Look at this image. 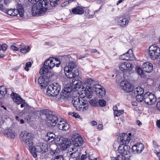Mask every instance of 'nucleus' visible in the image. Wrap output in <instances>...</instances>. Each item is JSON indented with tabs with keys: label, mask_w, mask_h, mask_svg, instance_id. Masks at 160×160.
<instances>
[{
	"label": "nucleus",
	"mask_w": 160,
	"mask_h": 160,
	"mask_svg": "<svg viewBox=\"0 0 160 160\" xmlns=\"http://www.w3.org/2000/svg\"><path fill=\"white\" fill-rule=\"evenodd\" d=\"M52 160H64V159L62 156L58 155L52 158Z\"/></svg>",
	"instance_id": "40"
},
{
	"label": "nucleus",
	"mask_w": 160,
	"mask_h": 160,
	"mask_svg": "<svg viewBox=\"0 0 160 160\" xmlns=\"http://www.w3.org/2000/svg\"><path fill=\"white\" fill-rule=\"evenodd\" d=\"M11 95L14 102L18 104H21L20 106L21 108H23L24 106L27 105V104L25 102V100H22L19 95L12 92Z\"/></svg>",
	"instance_id": "14"
},
{
	"label": "nucleus",
	"mask_w": 160,
	"mask_h": 160,
	"mask_svg": "<svg viewBox=\"0 0 160 160\" xmlns=\"http://www.w3.org/2000/svg\"><path fill=\"white\" fill-rule=\"evenodd\" d=\"M4 2L5 5H8L9 3V0H4Z\"/></svg>",
	"instance_id": "63"
},
{
	"label": "nucleus",
	"mask_w": 160,
	"mask_h": 160,
	"mask_svg": "<svg viewBox=\"0 0 160 160\" xmlns=\"http://www.w3.org/2000/svg\"><path fill=\"white\" fill-rule=\"evenodd\" d=\"M156 123L158 127L160 128V119L159 120H157Z\"/></svg>",
	"instance_id": "60"
},
{
	"label": "nucleus",
	"mask_w": 160,
	"mask_h": 160,
	"mask_svg": "<svg viewBox=\"0 0 160 160\" xmlns=\"http://www.w3.org/2000/svg\"><path fill=\"white\" fill-rule=\"evenodd\" d=\"M86 158V155L82 154V155L81 160H84V159Z\"/></svg>",
	"instance_id": "59"
},
{
	"label": "nucleus",
	"mask_w": 160,
	"mask_h": 160,
	"mask_svg": "<svg viewBox=\"0 0 160 160\" xmlns=\"http://www.w3.org/2000/svg\"><path fill=\"white\" fill-rule=\"evenodd\" d=\"M56 137L55 135L52 132H48L47 133V136L46 137V138L48 141L49 142H52L54 140Z\"/></svg>",
	"instance_id": "30"
},
{
	"label": "nucleus",
	"mask_w": 160,
	"mask_h": 160,
	"mask_svg": "<svg viewBox=\"0 0 160 160\" xmlns=\"http://www.w3.org/2000/svg\"><path fill=\"white\" fill-rule=\"evenodd\" d=\"M49 69H47L45 70L44 68H42L40 70V73L41 74H43L45 78L46 79H48L50 80V78L53 75L52 73L51 72L49 71Z\"/></svg>",
	"instance_id": "24"
},
{
	"label": "nucleus",
	"mask_w": 160,
	"mask_h": 160,
	"mask_svg": "<svg viewBox=\"0 0 160 160\" xmlns=\"http://www.w3.org/2000/svg\"><path fill=\"white\" fill-rule=\"evenodd\" d=\"M72 12L75 14H81L84 13V10L82 8L77 7L72 9Z\"/></svg>",
	"instance_id": "31"
},
{
	"label": "nucleus",
	"mask_w": 160,
	"mask_h": 160,
	"mask_svg": "<svg viewBox=\"0 0 160 160\" xmlns=\"http://www.w3.org/2000/svg\"><path fill=\"white\" fill-rule=\"evenodd\" d=\"M20 137L25 143L28 149L33 146L32 140L33 137L31 134L25 131L22 132L20 135Z\"/></svg>",
	"instance_id": "8"
},
{
	"label": "nucleus",
	"mask_w": 160,
	"mask_h": 160,
	"mask_svg": "<svg viewBox=\"0 0 160 160\" xmlns=\"http://www.w3.org/2000/svg\"><path fill=\"white\" fill-rule=\"evenodd\" d=\"M8 48V45L5 43L2 44L1 46V49L3 51H5Z\"/></svg>",
	"instance_id": "47"
},
{
	"label": "nucleus",
	"mask_w": 160,
	"mask_h": 160,
	"mask_svg": "<svg viewBox=\"0 0 160 160\" xmlns=\"http://www.w3.org/2000/svg\"><path fill=\"white\" fill-rule=\"evenodd\" d=\"M61 90V87L57 83H54L49 85L47 90V93L49 96L55 97L57 96Z\"/></svg>",
	"instance_id": "10"
},
{
	"label": "nucleus",
	"mask_w": 160,
	"mask_h": 160,
	"mask_svg": "<svg viewBox=\"0 0 160 160\" xmlns=\"http://www.w3.org/2000/svg\"><path fill=\"white\" fill-rule=\"evenodd\" d=\"M5 12L11 16H15L19 14L20 17H23L24 15V10L22 6L19 4H18L16 8L10 9L7 10Z\"/></svg>",
	"instance_id": "9"
},
{
	"label": "nucleus",
	"mask_w": 160,
	"mask_h": 160,
	"mask_svg": "<svg viewBox=\"0 0 160 160\" xmlns=\"http://www.w3.org/2000/svg\"><path fill=\"white\" fill-rule=\"evenodd\" d=\"M32 4H34L32 7V15H35L44 14L47 10L46 7L48 5V2L47 0H28Z\"/></svg>",
	"instance_id": "1"
},
{
	"label": "nucleus",
	"mask_w": 160,
	"mask_h": 160,
	"mask_svg": "<svg viewBox=\"0 0 160 160\" xmlns=\"http://www.w3.org/2000/svg\"><path fill=\"white\" fill-rule=\"evenodd\" d=\"M92 83H91V84H90V86L86 85V88H85V90H92V91H93L92 89V87L94 85H93L92 86Z\"/></svg>",
	"instance_id": "51"
},
{
	"label": "nucleus",
	"mask_w": 160,
	"mask_h": 160,
	"mask_svg": "<svg viewBox=\"0 0 160 160\" xmlns=\"http://www.w3.org/2000/svg\"><path fill=\"white\" fill-rule=\"evenodd\" d=\"M64 71L66 76L68 78H74L79 74L78 67L73 61L68 62V65L64 67Z\"/></svg>",
	"instance_id": "2"
},
{
	"label": "nucleus",
	"mask_w": 160,
	"mask_h": 160,
	"mask_svg": "<svg viewBox=\"0 0 160 160\" xmlns=\"http://www.w3.org/2000/svg\"><path fill=\"white\" fill-rule=\"evenodd\" d=\"M136 70L138 74L141 76L144 74V72L142 69L139 67H137L136 68Z\"/></svg>",
	"instance_id": "38"
},
{
	"label": "nucleus",
	"mask_w": 160,
	"mask_h": 160,
	"mask_svg": "<svg viewBox=\"0 0 160 160\" xmlns=\"http://www.w3.org/2000/svg\"><path fill=\"white\" fill-rule=\"evenodd\" d=\"M103 125L102 124H99L98 125V128L99 130H101L102 129Z\"/></svg>",
	"instance_id": "56"
},
{
	"label": "nucleus",
	"mask_w": 160,
	"mask_h": 160,
	"mask_svg": "<svg viewBox=\"0 0 160 160\" xmlns=\"http://www.w3.org/2000/svg\"><path fill=\"white\" fill-rule=\"evenodd\" d=\"M157 108L158 109L160 110V101L159 102H157Z\"/></svg>",
	"instance_id": "57"
},
{
	"label": "nucleus",
	"mask_w": 160,
	"mask_h": 160,
	"mask_svg": "<svg viewBox=\"0 0 160 160\" xmlns=\"http://www.w3.org/2000/svg\"><path fill=\"white\" fill-rule=\"evenodd\" d=\"M153 146L156 148H157L158 147V146L157 144V143L155 141H153Z\"/></svg>",
	"instance_id": "55"
},
{
	"label": "nucleus",
	"mask_w": 160,
	"mask_h": 160,
	"mask_svg": "<svg viewBox=\"0 0 160 160\" xmlns=\"http://www.w3.org/2000/svg\"><path fill=\"white\" fill-rule=\"evenodd\" d=\"M121 77H120V78H119V74H118V75H117L116 76L117 77V78L116 79V80H117V81H118V82H120V81L121 80L122 78V76H123V73H121Z\"/></svg>",
	"instance_id": "50"
},
{
	"label": "nucleus",
	"mask_w": 160,
	"mask_h": 160,
	"mask_svg": "<svg viewBox=\"0 0 160 160\" xmlns=\"http://www.w3.org/2000/svg\"><path fill=\"white\" fill-rule=\"evenodd\" d=\"M38 83L43 88H45L48 84L50 81L48 79H46L43 76H40L38 79Z\"/></svg>",
	"instance_id": "26"
},
{
	"label": "nucleus",
	"mask_w": 160,
	"mask_h": 160,
	"mask_svg": "<svg viewBox=\"0 0 160 160\" xmlns=\"http://www.w3.org/2000/svg\"><path fill=\"white\" fill-rule=\"evenodd\" d=\"M123 148L124 150V155H127L129 153V150L130 147L129 146L126 145L124 146L123 145Z\"/></svg>",
	"instance_id": "35"
},
{
	"label": "nucleus",
	"mask_w": 160,
	"mask_h": 160,
	"mask_svg": "<svg viewBox=\"0 0 160 160\" xmlns=\"http://www.w3.org/2000/svg\"><path fill=\"white\" fill-rule=\"evenodd\" d=\"M88 159L89 160H97V158H94V159H93V158L92 156L90 155L88 157Z\"/></svg>",
	"instance_id": "58"
},
{
	"label": "nucleus",
	"mask_w": 160,
	"mask_h": 160,
	"mask_svg": "<svg viewBox=\"0 0 160 160\" xmlns=\"http://www.w3.org/2000/svg\"><path fill=\"white\" fill-rule=\"evenodd\" d=\"M24 48L20 50V52L22 53H26L29 52L30 49V47L29 46H24Z\"/></svg>",
	"instance_id": "34"
},
{
	"label": "nucleus",
	"mask_w": 160,
	"mask_h": 160,
	"mask_svg": "<svg viewBox=\"0 0 160 160\" xmlns=\"http://www.w3.org/2000/svg\"><path fill=\"white\" fill-rule=\"evenodd\" d=\"M144 148V145L140 143H138L132 146V149L134 154L141 153Z\"/></svg>",
	"instance_id": "21"
},
{
	"label": "nucleus",
	"mask_w": 160,
	"mask_h": 160,
	"mask_svg": "<svg viewBox=\"0 0 160 160\" xmlns=\"http://www.w3.org/2000/svg\"><path fill=\"white\" fill-rule=\"evenodd\" d=\"M136 123L139 126H140L142 125V123L139 120H137L136 122Z\"/></svg>",
	"instance_id": "62"
},
{
	"label": "nucleus",
	"mask_w": 160,
	"mask_h": 160,
	"mask_svg": "<svg viewBox=\"0 0 160 160\" xmlns=\"http://www.w3.org/2000/svg\"><path fill=\"white\" fill-rule=\"evenodd\" d=\"M57 127L59 129L63 131L68 130L69 128V126L68 123L63 121L61 118L59 121Z\"/></svg>",
	"instance_id": "23"
},
{
	"label": "nucleus",
	"mask_w": 160,
	"mask_h": 160,
	"mask_svg": "<svg viewBox=\"0 0 160 160\" xmlns=\"http://www.w3.org/2000/svg\"><path fill=\"white\" fill-rule=\"evenodd\" d=\"M91 51L92 52L94 53L97 52V50L96 49H91Z\"/></svg>",
	"instance_id": "64"
},
{
	"label": "nucleus",
	"mask_w": 160,
	"mask_h": 160,
	"mask_svg": "<svg viewBox=\"0 0 160 160\" xmlns=\"http://www.w3.org/2000/svg\"><path fill=\"white\" fill-rule=\"evenodd\" d=\"M114 158H116V159L117 160H125L126 159L125 157L122 154L119 155L117 157Z\"/></svg>",
	"instance_id": "44"
},
{
	"label": "nucleus",
	"mask_w": 160,
	"mask_h": 160,
	"mask_svg": "<svg viewBox=\"0 0 160 160\" xmlns=\"http://www.w3.org/2000/svg\"><path fill=\"white\" fill-rule=\"evenodd\" d=\"M41 115H45L47 119V121L50 123L52 126H55L59 119L57 116L53 113V112L48 109L41 110L37 111Z\"/></svg>",
	"instance_id": "4"
},
{
	"label": "nucleus",
	"mask_w": 160,
	"mask_h": 160,
	"mask_svg": "<svg viewBox=\"0 0 160 160\" xmlns=\"http://www.w3.org/2000/svg\"><path fill=\"white\" fill-rule=\"evenodd\" d=\"M10 49L13 51H18L19 48L15 45H13L11 46Z\"/></svg>",
	"instance_id": "48"
},
{
	"label": "nucleus",
	"mask_w": 160,
	"mask_h": 160,
	"mask_svg": "<svg viewBox=\"0 0 160 160\" xmlns=\"http://www.w3.org/2000/svg\"><path fill=\"white\" fill-rule=\"evenodd\" d=\"M62 142L61 143V149H62L63 150H65L67 149L68 147H70L69 149H70L71 148V146H72V141L71 142L69 139L64 138L62 140Z\"/></svg>",
	"instance_id": "25"
},
{
	"label": "nucleus",
	"mask_w": 160,
	"mask_h": 160,
	"mask_svg": "<svg viewBox=\"0 0 160 160\" xmlns=\"http://www.w3.org/2000/svg\"><path fill=\"white\" fill-rule=\"evenodd\" d=\"M119 68L122 71H127L129 72L132 70L133 66L130 63L123 62L119 63Z\"/></svg>",
	"instance_id": "19"
},
{
	"label": "nucleus",
	"mask_w": 160,
	"mask_h": 160,
	"mask_svg": "<svg viewBox=\"0 0 160 160\" xmlns=\"http://www.w3.org/2000/svg\"><path fill=\"white\" fill-rule=\"evenodd\" d=\"M72 91L71 88L70 87H67L65 88L64 90H62L61 93L60 94V98H64L68 95L69 93Z\"/></svg>",
	"instance_id": "28"
},
{
	"label": "nucleus",
	"mask_w": 160,
	"mask_h": 160,
	"mask_svg": "<svg viewBox=\"0 0 160 160\" xmlns=\"http://www.w3.org/2000/svg\"><path fill=\"white\" fill-rule=\"evenodd\" d=\"M98 103L101 107H104L106 105V102L103 99H99L98 101Z\"/></svg>",
	"instance_id": "42"
},
{
	"label": "nucleus",
	"mask_w": 160,
	"mask_h": 160,
	"mask_svg": "<svg viewBox=\"0 0 160 160\" xmlns=\"http://www.w3.org/2000/svg\"><path fill=\"white\" fill-rule=\"evenodd\" d=\"M143 88L141 86H138L134 90V93L136 95H142L144 93Z\"/></svg>",
	"instance_id": "32"
},
{
	"label": "nucleus",
	"mask_w": 160,
	"mask_h": 160,
	"mask_svg": "<svg viewBox=\"0 0 160 160\" xmlns=\"http://www.w3.org/2000/svg\"><path fill=\"white\" fill-rule=\"evenodd\" d=\"M156 101V97L155 95L152 93L147 92L144 95V102L148 105H152L155 103Z\"/></svg>",
	"instance_id": "12"
},
{
	"label": "nucleus",
	"mask_w": 160,
	"mask_h": 160,
	"mask_svg": "<svg viewBox=\"0 0 160 160\" xmlns=\"http://www.w3.org/2000/svg\"><path fill=\"white\" fill-rule=\"evenodd\" d=\"M83 91L84 92V93L85 95H86L87 97L88 98H90L92 97V92L94 91H92V90H84Z\"/></svg>",
	"instance_id": "33"
},
{
	"label": "nucleus",
	"mask_w": 160,
	"mask_h": 160,
	"mask_svg": "<svg viewBox=\"0 0 160 160\" xmlns=\"http://www.w3.org/2000/svg\"><path fill=\"white\" fill-rule=\"evenodd\" d=\"M4 134L5 136L11 138H14L16 135L14 132L11 129H8L5 130Z\"/></svg>",
	"instance_id": "29"
},
{
	"label": "nucleus",
	"mask_w": 160,
	"mask_h": 160,
	"mask_svg": "<svg viewBox=\"0 0 160 160\" xmlns=\"http://www.w3.org/2000/svg\"><path fill=\"white\" fill-rule=\"evenodd\" d=\"M89 102L90 105L96 107L98 105V102L95 99H91L89 100Z\"/></svg>",
	"instance_id": "37"
},
{
	"label": "nucleus",
	"mask_w": 160,
	"mask_h": 160,
	"mask_svg": "<svg viewBox=\"0 0 160 160\" xmlns=\"http://www.w3.org/2000/svg\"><path fill=\"white\" fill-rule=\"evenodd\" d=\"M123 145H122V144H120L119 146L118 147V150L120 153L124 154V150L123 148Z\"/></svg>",
	"instance_id": "43"
},
{
	"label": "nucleus",
	"mask_w": 160,
	"mask_h": 160,
	"mask_svg": "<svg viewBox=\"0 0 160 160\" xmlns=\"http://www.w3.org/2000/svg\"><path fill=\"white\" fill-rule=\"evenodd\" d=\"M0 91L1 92H7V91L6 88L5 86H2L0 87Z\"/></svg>",
	"instance_id": "49"
},
{
	"label": "nucleus",
	"mask_w": 160,
	"mask_h": 160,
	"mask_svg": "<svg viewBox=\"0 0 160 160\" xmlns=\"http://www.w3.org/2000/svg\"><path fill=\"white\" fill-rule=\"evenodd\" d=\"M72 82H70V88L71 89L72 91L79 90L83 91L85 90L84 86L82 84L81 82L80 81L76 80L75 79L73 78Z\"/></svg>",
	"instance_id": "11"
},
{
	"label": "nucleus",
	"mask_w": 160,
	"mask_h": 160,
	"mask_svg": "<svg viewBox=\"0 0 160 160\" xmlns=\"http://www.w3.org/2000/svg\"><path fill=\"white\" fill-rule=\"evenodd\" d=\"M29 149L33 157L36 158L37 152L43 153L48 151V145L45 143H39L35 147L32 146Z\"/></svg>",
	"instance_id": "5"
},
{
	"label": "nucleus",
	"mask_w": 160,
	"mask_h": 160,
	"mask_svg": "<svg viewBox=\"0 0 160 160\" xmlns=\"http://www.w3.org/2000/svg\"><path fill=\"white\" fill-rule=\"evenodd\" d=\"M6 94V92H1L0 91V99H3Z\"/></svg>",
	"instance_id": "52"
},
{
	"label": "nucleus",
	"mask_w": 160,
	"mask_h": 160,
	"mask_svg": "<svg viewBox=\"0 0 160 160\" xmlns=\"http://www.w3.org/2000/svg\"><path fill=\"white\" fill-rule=\"evenodd\" d=\"M97 124V122L96 121H93L92 122H91V124L92 126H95Z\"/></svg>",
	"instance_id": "61"
},
{
	"label": "nucleus",
	"mask_w": 160,
	"mask_h": 160,
	"mask_svg": "<svg viewBox=\"0 0 160 160\" xmlns=\"http://www.w3.org/2000/svg\"><path fill=\"white\" fill-rule=\"evenodd\" d=\"M160 55V48L158 46L153 44L148 49V56L152 60L157 59Z\"/></svg>",
	"instance_id": "6"
},
{
	"label": "nucleus",
	"mask_w": 160,
	"mask_h": 160,
	"mask_svg": "<svg viewBox=\"0 0 160 160\" xmlns=\"http://www.w3.org/2000/svg\"><path fill=\"white\" fill-rule=\"evenodd\" d=\"M130 19L129 17L120 18L118 20L117 23L121 27H125L128 25Z\"/></svg>",
	"instance_id": "22"
},
{
	"label": "nucleus",
	"mask_w": 160,
	"mask_h": 160,
	"mask_svg": "<svg viewBox=\"0 0 160 160\" xmlns=\"http://www.w3.org/2000/svg\"><path fill=\"white\" fill-rule=\"evenodd\" d=\"M59 0H50V4L52 7L55 6Z\"/></svg>",
	"instance_id": "41"
},
{
	"label": "nucleus",
	"mask_w": 160,
	"mask_h": 160,
	"mask_svg": "<svg viewBox=\"0 0 160 160\" xmlns=\"http://www.w3.org/2000/svg\"><path fill=\"white\" fill-rule=\"evenodd\" d=\"M31 65L32 64L31 62H28L26 64L25 67L24 68L27 71H28L29 70L28 68L30 67L31 66Z\"/></svg>",
	"instance_id": "45"
},
{
	"label": "nucleus",
	"mask_w": 160,
	"mask_h": 160,
	"mask_svg": "<svg viewBox=\"0 0 160 160\" xmlns=\"http://www.w3.org/2000/svg\"><path fill=\"white\" fill-rule=\"evenodd\" d=\"M0 9L4 12L7 11V9L3 8V5L2 4H0Z\"/></svg>",
	"instance_id": "53"
},
{
	"label": "nucleus",
	"mask_w": 160,
	"mask_h": 160,
	"mask_svg": "<svg viewBox=\"0 0 160 160\" xmlns=\"http://www.w3.org/2000/svg\"><path fill=\"white\" fill-rule=\"evenodd\" d=\"M72 102L74 107L78 111L84 112L88 109V102L83 98L74 97L72 99Z\"/></svg>",
	"instance_id": "3"
},
{
	"label": "nucleus",
	"mask_w": 160,
	"mask_h": 160,
	"mask_svg": "<svg viewBox=\"0 0 160 160\" xmlns=\"http://www.w3.org/2000/svg\"><path fill=\"white\" fill-rule=\"evenodd\" d=\"M73 152L70 153L69 152H66V154L68 156V158L70 160H79L80 155L81 153L78 150L76 149L73 151Z\"/></svg>",
	"instance_id": "16"
},
{
	"label": "nucleus",
	"mask_w": 160,
	"mask_h": 160,
	"mask_svg": "<svg viewBox=\"0 0 160 160\" xmlns=\"http://www.w3.org/2000/svg\"><path fill=\"white\" fill-rule=\"evenodd\" d=\"M142 95H136V99L137 101L139 102H142L144 101V96Z\"/></svg>",
	"instance_id": "36"
},
{
	"label": "nucleus",
	"mask_w": 160,
	"mask_h": 160,
	"mask_svg": "<svg viewBox=\"0 0 160 160\" xmlns=\"http://www.w3.org/2000/svg\"><path fill=\"white\" fill-rule=\"evenodd\" d=\"M92 89L96 92L97 95L99 98H102L105 95L106 92L105 89L99 84H94Z\"/></svg>",
	"instance_id": "13"
},
{
	"label": "nucleus",
	"mask_w": 160,
	"mask_h": 160,
	"mask_svg": "<svg viewBox=\"0 0 160 160\" xmlns=\"http://www.w3.org/2000/svg\"><path fill=\"white\" fill-rule=\"evenodd\" d=\"M71 115L72 116H73L76 118H79L80 116L77 113H76L73 112L72 113V114Z\"/></svg>",
	"instance_id": "54"
},
{
	"label": "nucleus",
	"mask_w": 160,
	"mask_h": 160,
	"mask_svg": "<svg viewBox=\"0 0 160 160\" xmlns=\"http://www.w3.org/2000/svg\"><path fill=\"white\" fill-rule=\"evenodd\" d=\"M58 59L50 58L47 59L44 64L43 67L45 70L51 69L55 65V61H58Z\"/></svg>",
	"instance_id": "17"
},
{
	"label": "nucleus",
	"mask_w": 160,
	"mask_h": 160,
	"mask_svg": "<svg viewBox=\"0 0 160 160\" xmlns=\"http://www.w3.org/2000/svg\"><path fill=\"white\" fill-rule=\"evenodd\" d=\"M119 58L123 60H133L135 59L132 54V51L131 49L126 53L120 55Z\"/></svg>",
	"instance_id": "18"
},
{
	"label": "nucleus",
	"mask_w": 160,
	"mask_h": 160,
	"mask_svg": "<svg viewBox=\"0 0 160 160\" xmlns=\"http://www.w3.org/2000/svg\"><path fill=\"white\" fill-rule=\"evenodd\" d=\"M143 71L147 72H151L153 69L152 64L148 62H146L143 63L142 65Z\"/></svg>",
	"instance_id": "27"
},
{
	"label": "nucleus",
	"mask_w": 160,
	"mask_h": 160,
	"mask_svg": "<svg viewBox=\"0 0 160 160\" xmlns=\"http://www.w3.org/2000/svg\"><path fill=\"white\" fill-rule=\"evenodd\" d=\"M120 144L124 145V144H128L130 140V138L127 133L121 134L119 138H118Z\"/></svg>",
	"instance_id": "20"
},
{
	"label": "nucleus",
	"mask_w": 160,
	"mask_h": 160,
	"mask_svg": "<svg viewBox=\"0 0 160 160\" xmlns=\"http://www.w3.org/2000/svg\"><path fill=\"white\" fill-rule=\"evenodd\" d=\"M121 87L125 92H132L133 90V86L126 80L121 81L120 83Z\"/></svg>",
	"instance_id": "15"
},
{
	"label": "nucleus",
	"mask_w": 160,
	"mask_h": 160,
	"mask_svg": "<svg viewBox=\"0 0 160 160\" xmlns=\"http://www.w3.org/2000/svg\"><path fill=\"white\" fill-rule=\"evenodd\" d=\"M124 113V111L122 110H117L115 111L114 115L115 116H118Z\"/></svg>",
	"instance_id": "39"
},
{
	"label": "nucleus",
	"mask_w": 160,
	"mask_h": 160,
	"mask_svg": "<svg viewBox=\"0 0 160 160\" xmlns=\"http://www.w3.org/2000/svg\"><path fill=\"white\" fill-rule=\"evenodd\" d=\"M72 1V0H69V1H66L61 4V6L62 7H65L66 6L68 5Z\"/></svg>",
	"instance_id": "46"
},
{
	"label": "nucleus",
	"mask_w": 160,
	"mask_h": 160,
	"mask_svg": "<svg viewBox=\"0 0 160 160\" xmlns=\"http://www.w3.org/2000/svg\"><path fill=\"white\" fill-rule=\"evenodd\" d=\"M71 137L72 146H71L70 150H68L70 152L81 146L83 142L82 138L77 133L73 134Z\"/></svg>",
	"instance_id": "7"
}]
</instances>
